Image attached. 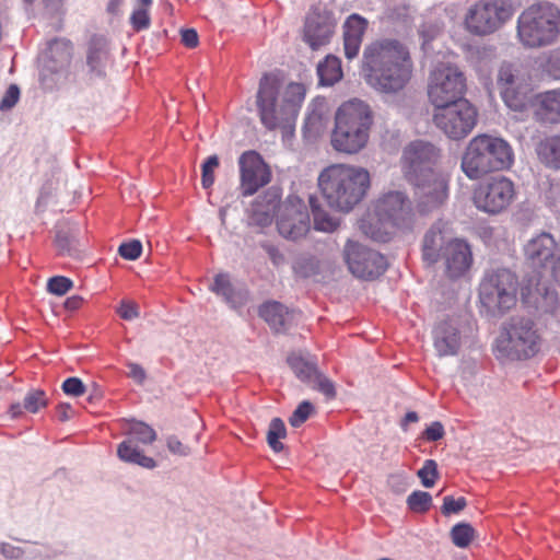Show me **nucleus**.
<instances>
[{
    "label": "nucleus",
    "mask_w": 560,
    "mask_h": 560,
    "mask_svg": "<svg viewBox=\"0 0 560 560\" xmlns=\"http://www.w3.org/2000/svg\"><path fill=\"white\" fill-rule=\"evenodd\" d=\"M441 151L430 142L416 140L407 144L400 158L405 178L415 187L421 212L432 211L447 199V178L440 167Z\"/></svg>",
    "instance_id": "obj_1"
},
{
    "label": "nucleus",
    "mask_w": 560,
    "mask_h": 560,
    "mask_svg": "<svg viewBox=\"0 0 560 560\" xmlns=\"http://www.w3.org/2000/svg\"><path fill=\"white\" fill-rule=\"evenodd\" d=\"M412 60L408 48L397 39H380L363 51L362 72L366 83L382 93H397L410 81Z\"/></svg>",
    "instance_id": "obj_2"
},
{
    "label": "nucleus",
    "mask_w": 560,
    "mask_h": 560,
    "mask_svg": "<svg viewBox=\"0 0 560 560\" xmlns=\"http://www.w3.org/2000/svg\"><path fill=\"white\" fill-rule=\"evenodd\" d=\"M305 97V88L301 83L283 85L273 73L262 75L256 95V105L260 122L268 130L291 127Z\"/></svg>",
    "instance_id": "obj_3"
},
{
    "label": "nucleus",
    "mask_w": 560,
    "mask_h": 560,
    "mask_svg": "<svg viewBox=\"0 0 560 560\" xmlns=\"http://www.w3.org/2000/svg\"><path fill=\"white\" fill-rule=\"evenodd\" d=\"M371 176L366 168L337 163L325 167L318 176V187L327 206L348 213L366 196Z\"/></svg>",
    "instance_id": "obj_4"
},
{
    "label": "nucleus",
    "mask_w": 560,
    "mask_h": 560,
    "mask_svg": "<svg viewBox=\"0 0 560 560\" xmlns=\"http://www.w3.org/2000/svg\"><path fill=\"white\" fill-rule=\"evenodd\" d=\"M330 144L339 153L353 155L362 151L370 139L373 112L360 100L342 103L335 113Z\"/></svg>",
    "instance_id": "obj_5"
},
{
    "label": "nucleus",
    "mask_w": 560,
    "mask_h": 560,
    "mask_svg": "<svg viewBox=\"0 0 560 560\" xmlns=\"http://www.w3.org/2000/svg\"><path fill=\"white\" fill-rule=\"evenodd\" d=\"M516 38L524 48L538 49L560 38V8L549 1L530 4L518 15Z\"/></svg>",
    "instance_id": "obj_6"
},
{
    "label": "nucleus",
    "mask_w": 560,
    "mask_h": 560,
    "mask_svg": "<svg viewBox=\"0 0 560 560\" xmlns=\"http://www.w3.org/2000/svg\"><path fill=\"white\" fill-rule=\"evenodd\" d=\"M513 150L502 138L478 135L467 144L462 158V170L469 179H479L494 171L511 167Z\"/></svg>",
    "instance_id": "obj_7"
},
{
    "label": "nucleus",
    "mask_w": 560,
    "mask_h": 560,
    "mask_svg": "<svg viewBox=\"0 0 560 560\" xmlns=\"http://www.w3.org/2000/svg\"><path fill=\"white\" fill-rule=\"evenodd\" d=\"M541 347V336L529 318L512 317L502 326L495 341L501 358L527 360L535 357Z\"/></svg>",
    "instance_id": "obj_8"
},
{
    "label": "nucleus",
    "mask_w": 560,
    "mask_h": 560,
    "mask_svg": "<svg viewBox=\"0 0 560 560\" xmlns=\"http://www.w3.org/2000/svg\"><path fill=\"white\" fill-rule=\"evenodd\" d=\"M518 278L509 268H493L485 272L479 285L481 306L491 315L503 314L517 301Z\"/></svg>",
    "instance_id": "obj_9"
},
{
    "label": "nucleus",
    "mask_w": 560,
    "mask_h": 560,
    "mask_svg": "<svg viewBox=\"0 0 560 560\" xmlns=\"http://www.w3.org/2000/svg\"><path fill=\"white\" fill-rule=\"evenodd\" d=\"M497 85L504 104L513 112L533 109L534 95L532 78L523 68L504 62L500 66Z\"/></svg>",
    "instance_id": "obj_10"
},
{
    "label": "nucleus",
    "mask_w": 560,
    "mask_h": 560,
    "mask_svg": "<svg viewBox=\"0 0 560 560\" xmlns=\"http://www.w3.org/2000/svg\"><path fill=\"white\" fill-rule=\"evenodd\" d=\"M513 14L509 0L478 1L467 10L464 26L472 35L486 36L499 30Z\"/></svg>",
    "instance_id": "obj_11"
},
{
    "label": "nucleus",
    "mask_w": 560,
    "mask_h": 560,
    "mask_svg": "<svg viewBox=\"0 0 560 560\" xmlns=\"http://www.w3.org/2000/svg\"><path fill=\"white\" fill-rule=\"evenodd\" d=\"M516 186L504 175H497L479 183L472 192L475 207L489 215L506 211L516 199Z\"/></svg>",
    "instance_id": "obj_12"
},
{
    "label": "nucleus",
    "mask_w": 560,
    "mask_h": 560,
    "mask_svg": "<svg viewBox=\"0 0 560 560\" xmlns=\"http://www.w3.org/2000/svg\"><path fill=\"white\" fill-rule=\"evenodd\" d=\"M465 77L455 66H438L430 74L428 96L434 109L465 100Z\"/></svg>",
    "instance_id": "obj_13"
},
{
    "label": "nucleus",
    "mask_w": 560,
    "mask_h": 560,
    "mask_svg": "<svg viewBox=\"0 0 560 560\" xmlns=\"http://www.w3.org/2000/svg\"><path fill=\"white\" fill-rule=\"evenodd\" d=\"M478 113L467 100L434 109L433 122L450 139L467 137L477 124Z\"/></svg>",
    "instance_id": "obj_14"
},
{
    "label": "nucleus",
    "mask_w": 560,
    "mask_h": 560,
    "mask_svg": "<svg viewBox=\"0 0 560 560\" xmlns=\"http://www.w3.org/2000/svg\"><path fill=\"white\" fill-rule=\"evenodd\" d=\"M378 220L397 231H409L416 222L412 203L406 192L389 190L383 194L375 203Z\"/></svg>",
    "instance_id": "obj_15"
},
{
    "label": "nucleus",
    "mask_w": 560,
    "mask_h": 560,
    "mask_svg": "<svg viewBox=\"0 0 560 560\" xmlns=\"http://www.w3.org/2000/svg\"><path fill=\"white\" fill-rule=\"evenodd\" d=\"M277 229L288 240H299L310 231V214L304 201L298 196H289L279 205L276 214Z\"/></svg>",
    "instance_id": "obj_16"
},
{
    "label": "nucleus",
    "mask_w": 560,
    "mask_h": 560,
    "mask_svg": "<svg viewBox=\"0 0 560 560\" xmlns=\"http://www.w3.org/2000/svg\"><path fill=\"white\" fill-rule=\"evenodd\" d=\"M72 45L60 38L49 43L47 50L39 59V78L47 89H54L65 75L72 58Z\"/></svg>",
    "instance_id": "obj_17"
},
{
    "label": "nucleus",
    "mask_w": 560,
    "mask_h": 560,
    "mask_svg": "<svg viewBox=\"0 0 560 560\" xmlns=\"http://www.w3.org/2000/svg\"><path fill=\"white\" fill-rule=\"evenodd\" d=\"M343 255L351 273L361 279H374L387 267L382 254L353 241L347 242Z\"/></svg>",
    "instance_id": "obj_18"
},
{
    "label": "nucleus",
    "mask_w": 560,
    "mask_h": 560,
    "mask_svg": "<svg viewBox=\"0 0 560 560\" xmlns=\"http://www.w3.org/2000/svg\"><path fill=\"white\" fill-rule=\"evenodd\" d=\"M336 26L337 21L330 11L314 7L305 15L302 39L312 50H318L330 43Z\"/></svg>",
    "instance_id": "obj_19"
},
{
    "label": "nucleus",
    "mask_w": 560,
    "mask_h": 560,
    "mask_svg": "<svg viewBox=\"0 0 560 560\" xmlns=\"http://www.w3.org/2000/svg\"><path fill=\"white\" fill-rule=\"evenodd\" d=\"M240 190L245 197L253 196L271 180V172L256 151L249 150L238 158Z\"/></svg>",
    "instance_id": "obj_20"
},
{
    "label": "nucleus",
    "mask_w": 560,
    "mask_h": 560,
    "mask_svg": "<svg viewBox=\"0 0 560 560\" xmlns=\"http://www.w3.org/2000/svg\"><path fill=\"white\" fill-rule=\"evenodd\" d=\"M559 252L560 248L555 237L548 232L533 236L524 245L526 261L537 269L550 271Z\"/></svg>",
    "instance_id": "obj_21"
},
{
    "label": "nucleus",
    "mask_w": 560,
    "mask_h": 560,
    "mask_svg": "<svg viewBox=\"0 0 560 560\" xmlns=\"http://www.w3.org/2000/svg\"><path fill=\"white\" fill-rule=\"evenodd\" d=\"M441 258L444 260L445 271L450 278L464 276L472 264L470 246L460 238L447 242Z\"/></svg>",
    "instance_id": "obj_22"
},
{
    "label": "nucleus",
    "mask_w": 560,
    "mask_h": 560,
    "mask_svg": "<svg viewBox=\"0 0 560 560\" xmlns=\"http://www.w3.org/2000/svg\"><path fill=\"white\" fill-rule=\"evenodd\" d=\"M463 330L455 320H444L433 329V346L439 357L456 355L462 347Z\"/></svg>",
    "instance_id": "obj_23"
},
{
    "label": "nucleus",
    "mask_w": 560,
    "mask_h": 560,
    "mask_svg": "<svg viewBox=\"0 0 560 560\" xmlns=\"http://www.w3.org/2000/svg\"><path fill=\"white\" fill-rule=\"evenodd\" d=\"M533 115L541 124L560 122V89H552L534 95Z\"/></svg>",
    "instance_id": "obj_24"
},
{
    "label": "nucleus",
    "mask_w": 560,
    "mask_h": 560,
    "mask_svg": "<svg viewBox=\"0 0 560 560\" xmlns=\"http://www.w3.org/2000/svg\"><path fill=\"white\" fill-rule=\"evenodd\" d=\"M447 224L439 221L424 234L422 243V257L428 264H435L441 259L444 247L452 241Z\"/></svg>",
    "instance_id": "obj_25"
},
{
    "label": "nucleus",
    "mask_w": 560,
    "mask_h": 560,
    "mask_svg": "<svg viewBox=\"0 0 560 560\" xmlns=\"http://www.w3.org/2000/svg\"><path fill=\"white\" fill-rule=\"evenodd\" d=\"M342 28L345 56L347 59L352 60L359 55L363 36L368 28V20L353 13L346 19Z\"/></svg>",
    "instance_id": "obj_26"
},
{
    "label": "nucleus",
    "mask_w": 560,
    "mask_h": 560,
    "mask_svg": "<svg viewBox=\"0 0 560 560\" xmlns=\"http://www.w3.org/2000/svg\"><path fill=\"white\" fill-rule=\"evenodd\" d=\"M211 291L217 295L223 298V300L232 307L240 308L244 306L248 300V293L246 290H236L231 281L228 273H219L214 277V281L211 285Z\"/></svg>",
    "instance_id": "obj_27"
},
{
    "label": "nucleus",
    "mask_w": 560,
    "mask_h": 560,
    "mask_svg": "<svg viewBox=\"0 0 560 560\" xmlns=\"http://www.w3.org/2000/svg\"><path fill=\"white\" fill-rule=\"evenodd\" d=\"M259 316L270 326L271 329L279 332L285 330L293 318V313L279 302H266L259 307Z\"/></svg>",
    "instance_id": "obj_28"
},
{
    "label": "nucleus",
    "mask_w": 560,
    "mask_h": 560,
    "mask_svg": "<svg viewBox=\"0 0 560 560\" xmlns=\"http://www.w3.org/2000/svg\"><path fill=\"white\" fill-rule=\"evenodd\" d=\"M539 161L547 167L560 168V135H552L540 139L535 147Z\"/></svg>",
    "instance_id": "obj_29"
},
{
    "label": "nucleus",
    "mask_w": 560,
    "mask_h": 560,
    "mask_svg": "<svg viewBox=\"0 0 560 560\" xmlns=\"http://www.w3.org/2000/svg\"><path fill=\"white\" fill-rule=\"evenodd\" d=\"M117 456L120 460L141 466L147 469H152L156 466L152 457L145 456L139 444L133 443L132 440H124L117 447Z\"/></svg>",
    "instance_id": "obj_30"
},
{
    "label": "nucleus",
    "mask_w": 560,
    "mask_h": 560,
    "mask_svg": "<svg viewBox=\"0 0 560 560\" xmlns=\"http://www.w3.org/2000/svg\"><path fill=\"white\" fill-rule=\"evenodd\" d=\"M48 405L46 394L39 389L30 390L24 397L23 404L14 402L9 407V415L12 419L22 417L24 411L36 413Z\"/></svg>",
    "instance_id": "obj_31"
},
{
    "label": "nucleus",
    "mask_w": 560,
    "mask_h": 560,
    "mask_svg": "<svg viewBox=\"0 0 560 560\" xmlns=\"http://www.w3.org/2000/svg\"><path fill=\"white\" fill-rule=\"evenodd\" d=\"M277 208L276 198L272 199H257L250 208L249 222L250 224L265 228L271 224L275 210Z\"/></svg>",
    "instance_id": "obj_32"
},
{
    "label": "nucleus",
    "mask_w": 560,
    "mask_h": 560,
    "mask_svg": "<svg viewBox=\"0 0 560 560\" xmlns=\"http://www.w3.org/2000/svg\"><path fill=\"white\" fill-rule=\"evenodd\" d=\"M317 75L322 85H334L342 78L341 61L334 55H328L317 66Z\"/></svg>",
    "instance_id": "obj_33"
},
{
    "label": "nucleus",
    "mask_w": 560,
    "mask_h": 560,
    "mask_svg": "<svg viewBox=\"0 0 560 560\" xmlns=\"http://www.w3.org/2000/svg\"><path fill=\"white\" fill-rule=\"evenodd\" d=\"M128 435L126 440H132L133 443L149 445L156 440V432L149 424L141 421H130L126 430Z\"/></svg>",
    "instance_id": "obj_34"
},
{
    "label": "nucleus",
    "mask_w": 560,
    "mask_h": 560,
    "mask_svg": "<svg viewBox=\"0 0 560 560\" xmlns=\"http://www.w3.org/2000/svg\"><path fill=\"white\" fill-rule=\"evenodd\" d=\"M288 363L296 377L302 382L311 383L313 376L318 372L313 361L305 360L300 354L293 353L289 355Z\"/></svg>",
    "instance_id": "obj_35"
},
{
    "label": "nucleus",
    "mask_w": 560,
    "mask_h": 560,
    "mask_svg": "<svg viewBox=\"0 0 560 560\" xmlns=\"http://www.w3.org/2000/svg\"><path fill=\"white\" fill-rule=\"evenodd\" d=\"M310 203L314 218V228L322 232H334L338 226V221L330 217L319 205L316 203L314 197L310 198Z\"/></svg>",
    "instance_id": "obj_36"
},
{
    "label": "nucleus",
    "mask_w": 560,
    "mask_h": 560,
    "mask_svg": "<svg viewBox=\"0 0 560 560\" xmlns=\"http://www.w3.org/2000/svg\"><path fill=\"white\" fill-rule=\"evenodd\" d=\"M56 246L59 254L74 256L78 253L77 249V233L70 230L59 229L56 233Z\"/></svg>",
    "instance_id": "obj_37"
},
{
    "label": "nucleus",
    "mask_w": 560,
    "mask_h": 560,
    "mask_svg": "<svg viewBox=\"0 0 560 560\" xmlns=\"http://www.w3.org/2000/svg\"><path fill=\"white\" fill-rule=\"evenodd\" d=\"M285 435L284 422L280 418H273L267 432V442L273 452L280 453L283 450V444L280 440L285 438Z\"/></svg>",
    "instance_id": "obj_38"
},
{
    "label": "nucleus",
    "mask_w": 560,
    "mask_h": 560,
    "mask_svg": "<svg viewBox=\"0 0 560 560\" xmlns=\"http://www.w3.org/2000/svg\"><path fill=\"white\" fill-rule=\"evenodd\" d=\"M56 556L57 551L44 544L26 542L23 548V558L25 560H49Z\"/></svg>",
    "instance_id": "obj_39"
},
{
    "label": "nucleus",
    "mask_w": 560,
    "mask_h": 560,
    "mask_svg": "<svg viewBox=\"0 0 560 560\" xmlns=\"http://www.w3.org/2000/svg\"><path fill=\"white\" fill-rule=\"evenodd\" d=\"M453 544L458 548H466L475 538V529L468 523H458L451 529Z\"/></svg>",
    "instance_id": "obj_40"
},
{
    "label": "nucleus",
    "mask_w": 560,
    "mask_h": 560,
    "mask_svg": "<svg viewBox=\"0 0 560 560\" xmlns=\"http://www.w3.org/2000/svg\"><path fill=\"white\" fill-rule=\"evenodd\" d=\"M107 51L102 48L91 47L88 52L86 63L90 72L101 77L104 74Z\"/></svg>",
    "instance_id": "obj_41"
},
{
    "label": "nucleus",
    "mask_w": 560,
    "mask_h": 560,
    "mask_svg": "<svg viewBox=\"0 0 560 560\" xmlns=\"http://www.w3.org/2000/svg\"><path fill=\"white\" fill-rule=\"evenodd\" d=\"M541 68L553 80H560V46L544 56Z\"/></svg>",
    "instance_id": "obj_42"
},
{
    "label": "nucleus",
    "mask_w": 560,
    "mask_h": 560,
    "mask_svg": "<svg viewBox=\"0 0 560 560\" xmlns=\"http://www.w3.org/2000/svg\"><path fill=\"white\" fill-rule=\"evenodd\" d=\"M409 509L417 513H423L430 510L432 505V497L425 491H413L407 498Z\"/></svg>",
    "instance_id": "obj_43"
},
{
    "label": "nucleus",
    "mask_w": 560,
    "mask_h": 560,
    "mask_svg": "<svg viewBox=\"0 0 560 560\" xmlns=\"http://www.w3.org/2000/svg\"><path fill=\"white\" fill-rule=\"evenodd\" d=\"M417 476L425 488H432L439 478L438 464L434 459H425Z\"/></svg>",
    "instance_id": "obj_44"
},
{
    "label": "nucleus",
    "mask_w": 560,
    "mask_h": 560,
    "mask_svg": "<svg viewBox=\"0 0 560 560\" xmlns=\"http://www.w3.org/2000/svg\"><path fill=\"white\" fill-rule=\"evenodd\" d=\"M443 25L441 22L434 20V21H425L419 30V34L422 38V47L423 49L427 48L429 43L433 40L441 32H442Z\"/></svg>",
    "instance_id": "obj_45"
},
{
    "label": "nucleus",
    "mask_w": 560,
    "mask_h": 560,
    "mask_svg": "<svg viewBox=\"0 0 560 560\" xmlns=\"http://www.w3.org/2000/svg\"><path fill=\"white\" fill-rule=\"evenodd\" d=\"M219 166V158L210 155L202 164L201 184L203 188H210L214 183V170Z\"/></svg>",
    "instance_id": "obj_46"
},
{
    "label": "nucleus",
    "mask_w": 560,
    "mask_h": 560,
    "mask_svg": "<svg viewBox=\"0 0 560 560\" xmlns=\"http://www.w3.org/2000/svg\"><path fill=\"white\" fill-rule=\"evenodd\" d=\"M73 285V282L63 276H55L48 280L47 290L55 295L66 294Z\"/></svg>",
    "instance_id": "obj_47"
},
{
    "label": "nucleus",
    "mask_w": 560,
    "mask_h": 560,
    "mask_svg": "<svg viewBox=\"0 0 560 560\" xmlns=\"http://www.w3.org/2000/svg\"><path fill=\"white\" fill-rule=\"evenodd\" d=\"M313 411V406L310 401H302L298 408L293 411L292 416L289 419V422L292 427L298 428L302 423H304Z\"/></svg>",
    "instance_id": "obj_48"
},
{
    "label": "nucleus",
    "mask_w": 560,
    "mask_h": 560,
    "mask_svg": "<svg viewBox=\"0 0 560 560\" xmlns=\"http://www.w3.org/2000/svg\"><path fill=\"white\" fill-rule=\"evenodd\" d=\"M130 23L137 32L149 28L151 24L149 11L145 8H136L131 13Z\"/></svg>",
    "instance_id": "obj_49"
},
{
    "label": "nucleus",
    "mask_w": 560,
    "mask_h": 560,
    "mask_svg": "<svg viewBox=\"0 0 560 560\" xmlns=\"http://www.w3.org/2000/svg\"><path fill=\"white\" fill-rule=\"evenodd\" d=\"M311 383H313L315 389L324 394L327 398H334L336 396L334 383L318 372L313 376Z\"/></svg>",
    "instance_id": "obj_50"
},
{
    "label": "nucleus",
    "mask_w": 560,
    "mask_h": 560,
    "mask_svg": "<svg viewBox=\"0 0 560 560\" xmlns=\"http://www.w3.org/2000/svg\"><path fill=\"white\" fill-rule=\"evenodd\" d=\"M119 255L128 260H136L142 253V244L138 240L122 243L118 248Z\"/></svg>",
    "instance_id": "obj_51"
},
{
    "label": "nucleus",
    "mask_w": 560,
    "mask_h": 560,
    "mask_svg": "<svg viewBox=\"0 0 560 560\" xmlns=\"http://www.w3.org/2000/svg\"><path fill=\"white\" fill-rule=\"evenodd\" d=\"M466 504V499L464 497L454 499L451 495H446L443 499V505L441 511L446 516L451 514H456L464 510Z\"/></svg>",
    "instance_id": "obj_52"
},
{
    "label": "nucleus",
    "mask_w": 560,
    "mask_h": 560,
    "mask_svg": "<svg viewBox=\"0 0 560 560\" xmlns=\"http://www.w3.org/2000/svg\"><path fill=\"white\" fill-rule=\"evenodd\" d=\"M61 388L65 394L72 397H79L85 393V385L79 377H68L63 381Z\"/></svg>",
    "instance_id": "obj_53"
},
{
    "label": "nucleus",
    "mask_w": 560,
    "mask_h": 560,
    "mask_svg": "<svg viewBox=\"0 0 560 560\" xmlns=\"http://www.w3.org/2000/svg\"><path fill=\"white\" fill-rule=\"evenodd\" d=\"M20 98V90L15 84H12L7 90L5 94L0 101V110H10L18 103Z\"/></svg>",
    "instance_id": "obj_54"
},
{
    "label": "nucleus",
    "mask_w": 560,
    "mask_h": 560,
    "mask_svg": "<svg viewBox=\"0 0 560 560\" xmlns=\"http://www.w3.org/2000/svg\"><path fill=\"white\" fill-rule=\"evenodd\" d=\"M445 434L444 425L440 421H433L423 431L422 436L428 442L441 440Z\"/></svg>",
    "instance_id": "obj_55"
},
{
    "label": "nucleus",
    "mask_w": 560,
    "mask_h": 560,
    "mask_svg": "<svg viewBox=\"0 0 560 560\" xmlns=\"http://www.w3.org/2000/svg\"><path fill=\"white\" fill-rule=\"evenodd\" d=\"M117 313L125 320H132L139 317V306L135 302L122 301L117 308Z\"/></svg>",
    "instance_id": "obj_56"
},
{
    "label": "nucleus",
    "mask_w": 560,
    "mask_h": 560,
    "mask_svg": "<svg viewBox=\"0 0 560 560\" xmlns=\"http://www.w3.org/2000/svg\"><path fill=\"white\" fill-rule=\"evenodd\" d=\"M23 548L10 542H0V556L7 560H19L23 558Z\"/></svg>",
    "instance_id": "obj_57"
},
{
    "label": "nucleus",
    "mask_w": 560,
    "mask_h": 560,
    "mask_svg": "<svg viewBox=\"0 0 560 560\" xmlns=\"http://www.w3.org/2000/svg\"><path fill=\"white\" fill-rule=\"evenodd\" d=\"M261 247L265 249L275 267H280L284 265L285 257L277 246L269 243H265L261 245Z\"/></svg>",
    "instance_id": "obj_58"
},
{
    "label": "nucleus",
    "mask_w": 560,
    "mask_h": 560,
    "mask_svg": "<svg viewBox=\"0 0 560 560\" xmlns=\"http://www.w3.org/2000/svg\"><path fill=\"white\" fill-rule=\"evenodd\" d=\"M558 305V294L555 290L545 289V294L542 296L541 302L539 303V307L545 312H553Z\"/></svg>",
    "instance_id": "obj_59"
},
{
    "label": "nucleus",
    "mask_w": 560,
    "mask_h": 560,
    "mask_svg": "<svg viewBox=\"0 0 560 560\" xmlns=\"http://www.w3.org/2000/svg\"><path fill=\"white\" fill-rule=\"evenodd\" d=\"M166 445L168 451L175 455L187 456L190 453L189 447L184 445L176 436L167 438Z\"/></svg>",
    "instance_id": "obj_60"
},
{
    "label": "nucleus",
    "mask_w": 560,
    "mask_h": 560,
    "mask_svg": "<svg viewBox=\"0 0 560 560\" xmlns=\"http://www.w3.org/2000/svg\"><path fill=\"white\" fill-rule=\"evenodd\" d=\"M127 366L129 369L128 376L131 377L138 384H143V382L147 378V373L141 365L133 362H129Z\"/></svg>",
    "instance_id": "obj_61"
},
{
    "label": "nucleus",
    "mask_w": 560,
    "mask_h": 560,
    "mask_svg": "<svg viewBox=\"0 0 560 560\" xmlns=\"http://www.w3.org/2000/svg\"><path fill=\"white\" fill-rule=\"evenodd\" d=\"M182 43L189 48H194L198 45V34L194 28H187L182 31Z\"/></svg>",
    "instance_id": "obj_62"
},
{
    "label": "nucleus",
    "mask_w": 560,
    "mask_h": 560,
    "mask_svg": "<svg viewBox=\"0 0 560 560\" xmlns=\"http://www.w3.org/2000/svg\"><path fill=\"white\" fill-rule=\"evenodd\" d=\"M72 407L69 404H59L57 407V416L60 421H67L72 417Z\"/></svg>",
    "instance_id": "obj_63"
},
{
    "label": "nucleus",
    "mask_w": 560,
    "mask_h": 560,
    "mask_svg": "<svg viewBox=\"0 0 560 560\" xmlns=\"http://www.w3.org/2000/svg\"><path fill=\"white\" fill-rule=\"evenodd\" d=\"M553 281L560 287V250L550 270Z\"/></svg>",
    "instance_id": "obj_64"
}]
</instances>
